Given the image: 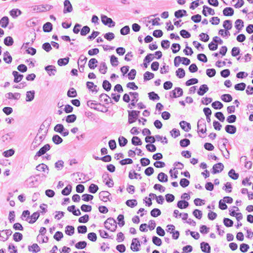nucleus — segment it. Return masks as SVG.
Returning a JSON list of instances; mask_svg holds the SVG:
<instances>
[{
	"instance_id": "1",
	"label": "nucleus",
	"mask_w": 253,
	"mask_h": 253,
	"mask_svg": "<svg viewBox=\"0 0 253 253\" xmlns=\"http://www.w3.org/2000/svg\"><path fill=\"white\" fill-rule=\"evenodd\" d=\"M104 226L107 229L114 232L116 229L117 223L114 218L109 217L104 222Z\"/></svg>"
},
{
	"instance_id": "2",
	"label": "nucleus",
	"mask_w": 253,
	"mask_h": 253,
	"mask_svg": "<svg viewBox=\"0 0 253 253\" xmlns=\"http://www.w3.org/2000/svg\"><path fill=\"white\" fill-rule=\"evenodd\" d=\"M198 132L205 133L207 131L206 122L204 119H199L197 123Z\"/></svg>"
},
{
	"instance_id": "3",
	"label": "nucleus",
	"mask_w": 253,
	"mask_h": 253,
	"mask_svg": "<svg viewBox=\"0 0 253 253\" xmlns=\"http://www.w3.org/2000/svg\"><path fill=\"white\" fill-rule=\"evenodd\" d=\"M103 181L105 184L109 187H112L114 185L113 179L109 177V174L107 172H105L102 175Z\"/></svg>"
},
{
	"instance_id": "4",
	"label": "nucleus",
	"mask_w": 253,
	"mask_h": 253,
	"mask_svg": "<svg viewBox=\"0 0 253 253\" xmlns=\"http://www.w3.org/2000/svg\"><path fill=\"white\" fill-rule=\"evenodd\" d=\"M102 22L105 25H108L110 27H114L115 25V22H114L112 19L108 17L106 15H101V17Z\"/></svg>"
},
{
	"instance_id": "5",
	"label": "nucleus",
	"mask_w": 253,
	"mask_h": 253,
	"mask_svg": "<svg viewBox=\"0 0 253 253\" xmlns=\"http://www.w3.org/2000/svg\"><path fill=\"white\" fill-rule=\"evenodd\" d=\"M51 6L48 5H36L33 8V10L37 12H42L49 10Z\"/></svg>"
},
{
	"instance_id": "6",
	"label": "nucleus",
	"mask_w": 253,
	"mask_h": 253,
	"mask_svg": "<svg viewBox=\"0 0 253 253\" xmlns=\"http://www.w3.org/2000/svg\"><path fill=\"white\" fill-rule=\"evenodd\" d=\"M36 176H31L27 180V182L30 187H35L38 185V180Z\"/></svg>"
},
{
	"instance_id": "7",
	"label": "nucleus",
	"mask_w": 253,
	"mask_h": 253,
	"mask_svg": "<svg viewBox=\"0 0 253 253\" xmlns=\"http://www.w3.org/2000/svg\"><path fill=\"white\" fill-rule=\"evenodd\" d=\"M73 10V7L69 0H65L64 1V9L63 13H69L72 12Z\"/></svg>"
},
{
	"instance_id": "8",
	"label": "nucleus",
	"mask_w": 253,
	"mask_h": 253,
	"mask_svg": "<svg viewBox=\"0 0 253 253\" xmlns=\"http://www.w3.org/2000/svg\"><path fill=\"white\" fill-rule=\"evenodd\" d=\"M99 195L100 199L104 202H106L107 201H110L109 197L111 195V194L108 191H101L99 193Z\"/></svg>"
},
{
	"instance_id": "9",
	"label": "nucleus",
	"mask_w": 253,
	"mask_h": 253,
	"mask_svg": "<svg viewBox=\"0 0 253 253\" xmlns=\"http://www.w3.org/2000/svg\"><path fill=\"white\" fill-rule=\"evenodd\" d=\"M50 148V146L49 144H46L44 145L42 147L39 151H38L35 155V157H40L42 155L44 154L47 151H48Z\"/></svg>"
},
{
	"instance_id": "10",
	"label": "nucleus",
	"mask_w": 253,
	"mask_h": 253,
	"mask_svg": "<svg viewBox=\"0 0 253 253\" xmlns=\"http://www.w3.org/2000/svg\"><path fill=\"white\" fill-rule=\"evenodd\" d=\"M224 165L221 163H219L213 165L212 167V173L215 174L219 173L223 170Z\"/></svg>"
},
{
	"instance_id": "11",
	"label": "nucleus",
	"mask_w": 253,
	"mask_h": 253,
	"mask_svg": "<svg viewBox=\"0 0 253 253\" xmlns=\"http://www.w3.org/2000/svg\"><path fill=\"white\" fill-rule=\"evenodd\" d=\"M45 70L49 76H54L56 73V69L53 65H48L45 67Z\"/></svg>"
},
{
	"instance_id": "12",
	"label": "nucleus",
	"mask_w": 253,
	"mask_h": 253,
	"mask_svg": "<svg viewBox=\"0 0 253 253\" xmlns=\"http://www.w3.org/2000/svg\"><path fill=\"white\" fill-rule=\"evenodd\" d=\"M140 246V242L137 238H134L132 239L130 248L133 251H139L138 246Z\"/></svg>"
},
{
	"instance_id": "13",
	"label": "nucleus",
	"mask_w": 253,
	"mask_h": 253,
	"mask_svg": "<svg viewBox=\"0 0 253 253\" xmlns=\"http://www.w3.org/2000/svg\"><path fill=\"white\" fill-rule=\"evenodd\" d=\"M2 233H4L5 236H1V238L0 240L3 242H5L8 240L9 237L11 236L12 233V231L10 229L3 230H1Z\"/></svg>"
},
{
	"instance_id": "14",
	"label": "nucleus",
	"mask_w": 253,
	"mask_h": 253,
	"mask_svg": "<svg viewBox=\"0 0 253 253\" xmlns=\"http://www.w3.org/2000/svg\"><path fill=\"white\" fill-rule=\"evenodd\" d=\"M209 90V87L207 84H203L199 87V90L197 91L198 95L203 96Z\"/></svg>"
},
{
	"instance_id": "15",
	"label": "nucleus",
	"mask_w": 253,
	"mask_h": 253,
	"mask_svg": "<svg viewBox=\"0 0 253 253\" xmlns=\"http://www.w3.org/2000/svg\"><path fill=\"white\" fill-rule=\"evenodd\" d=\"M179 125L182 129L186 132H188L191 129L190 124L186 121H181L179 123Z\"/></svg>"
},
{
	"instance_id": "16",
	"label": "nucleus",
	"mask_w": 253,
	"mask_h": 253,
	"mask_svg": "<svg viewBox=\"0 0 253 253\" xmlns=\"http://www.w3.org/2000/svg\"><path fill=\"white\" fill-rule=\"evenodd\" d=\"M225 130L227 133L233 134L236 132L237 128L235 126L228 125L225 126Z\"/></svg>"
},
{
	"instance_id": "17",
	"label": "nucleus",
	"mask_w": 253,
	"mask_h": 253,
	"mask_svg": "<svg viewBox=\"0 0 253 253\" xmlns=\"http://www.w3.org/2000/svg\"><path fill=\"white\" fill-rule=\"evenodd\" d=\"M12 75L14 77V82L15 83L20 82L23 78V75L20 74L17 71H14L12 72Z\"/></svg>"
},
{
	"instance_id": "18",
	"label": "nucleus",
	"mask_w": 253,
	"mask_h": 253,
	"mask_svg": "<svg viewBox=\"0 0 253 253\" xmlns=\"http://www.w3.org/2000/svg\"><path fill=\"white\" fill-rule=\"evenodd\" d=\"M201 248L203 252L210 253L211 252V247L207 243L202 242L201 243Z\"/></svg>"
},
{
	"instance_id": "19",
	"label": "nucleus",
	"mask_w": 253,
	"mask_h": 253,
	"mask_svg": "<svg viewBox=\"0 0 253 253\" xmlns=\"http://www.w3.org/2000/svg\"><path fill=\"white\" fill-rule=\"evenodd\" d=\"M158 179L161 182H166L168 180V177L166 174L164 172H160L157 177Z\"/></svg>"
},
{
	"instance_id": "20",
	"label": "nucleus",
	"mask_w": 253,
	"mask_h": 253,
	"mask_svg": "<svg viewBox=\"0 0 253 253\" xmlns=\"http://www.w3.org/2000/svg\"><path fill=\"white\" fill-rule=\"evenodd\" d=\"M223 14L226 16H231L234 14V9L230 7L225 8L223 10Z\"/></svg>"
},
{
	"instance_id": "21",
	"label": "nucleus",
	"mask_w": 253,
	"mask_h": 253,
	"mask_svg": "<svg viewBox=\"0 0 253 253\" xmlns=\"http://www.w3.org/2000/svg\"><path fill=\"white\" fill-rule=\"evenodd\" d=\"M128 123L129 124H132L138 119V118L134 114L132 113L131 111H128Z\"/></svg>"
},
{
	"instance_id": "22",
	"label": "nucleus",
	"mask_w": 253,
	"mask_h": 253,
	"mask_svg": "<svg viewBox=\"0 0 253 253\" xmlns=\"http://www.w3.org/2000/svg\"><path fill=\"white\" fill-rule=\"evenodd\" d=\"M40 216V213L37 211L33 213L31 216H30V220H28V222L31 224L35 223L36 220L38 219Z\"/></svg>"
},
{
	"instance_id": "23",
	"label": "nucleus",
	"mask_w": 253,
	"mask_h": 253,
	"mask_svg": "<svg viewBox=\"0 0 253 253\" xmlns=\"http://www.w3.org/2000/svg\"><path fill=\"white\" fill-rule=\"evenodd\" d=\"M36 169L38 171H42L45 172L46 170V173H48V167L47 165L44 164H41L36 167Z\"/></svg>"
},
{
	"instance_id": "24",
	"label": "nucleus",
	"mask_w": 253,
	"mask_h": 253,
	"mask_svg": "<svg viewBox=\"0 0 253 253\" xmlns=\"http://www.w3.org/2000/svg\"><path fill=\"white\" fill-rule=\"evenodd\" d=\"M8 23L9 19L7 16H4L0 20V26L2 28H6Z\"/></svg>"
},
{
	"instance_id": "25",
	"label": "nucleus",
	"mask_w": 253,
	"mask_h": 253,
	"mask_svg": "<svg viewBox=\"0 0 253 253\" xmlns=\"http://www.w3.org/2000/svg\"><path fill=\"white\" fill-rule=\"evenodd\" d=\"M87 58L86 57L83 55H81L78 62V66H80L81 67H84V64H85Z\"/></svg>"
},
{
	"instance_id": "26",
	"label": "nucleus",
	"mask_w": 253,
	"mask_h": 253,
	"mask_svg": "<svg viewBox=\"0 0 253 253\" xmlns=\"http://www.w3.org/2000/svg\"><path fill=\"white\" fill-rule=\"evenodd\" d=\"M189 206V203L188 202L185 200H181L177 202V206L179 209H185L187 208Z\"/></svg>"
},
{
	"instance_id": "27",
	"label": "nucleus",
	"mask_w": 253,
	"mask_h": 253,
	"mask_svg": "<svg viewBox=\"0 0 253 253\" xmlns=\"http://www.w3.org/2000/svg\"><path fill=\"white\" fill-rule=\"evenodd\" d=\"M52 30V24L50 22H46L43 26V31L44 32H50Z\"/></svg>"
},
{
	"instance_id": "28",
	"label": "nucleus",
	"mask_w": 253,
	"mask_h": 253,
	"mask_svg": "<svg viewBox=\"0 0 253 253\" xmlns=\"http://www.w3.org/2000/svg\"><path fill=\"white\" fill-rule=\"evenodd\" d=\"M35 97V91L34 90L27 91L26 93V101H32Z\"/></svg>"
},
{
	"instance_id": "29",
	"label": "nucleus",
	"mask_w": 253,
	"mask_h": 253,
	"mask_svg": "<svg viewBox=\"0 0 253 253\" xmlns=\"http://www.w3.org/2000/svg\"><path fill=\"white\" fill-rule=\"evenodd\" d=\"M12 60L11 56L8 51H6L3 54V60L8 64L11 62Z\"/></svg>"
},
{
	"instance_id": "30",
	"label": "nucleus",
	"mask_w": 253,
	"mask_h": 253,
	"mask_svg": "<svg viewBox=\"0 0 253 253\" xmlns=\"http://www.w3.org/2000/svg\"><path fill=\"white\" fill-rule=\"evenodd\" d=\"M187 12L185 10H178L174 12V16L177 18L182 17L183 16L186 15Z\"/></svg>"
},
{
	"instance_id": "31",
	"label": "nucleus",
	"mask_w": 253,
	"mask_h": 253,
	"mask_svg": "<svg viewBox=\"0 0 253 253\" xmlns=\"http://www.w3.org/2000/svg\"><path fill=\"white\" fill-rule=\"evenodd\" d=\"M235 28L239 31V32L242 30L243 27H244V22L242 20L237 19L235 21Z\"/></svg>"
},
{
	"instance_id": "32",
	"label": "nucleus",
	"mask_w": 253,
	"mask_h": 253,
	"mask_svg": "<svg viewBox=\"0 0 253 253\" xmlns=\"http://www.w3.org/2000/svg\"><path fill=\"white\" fill-rule=\"evenodd\" d=\"M99 72L103 74H105L107 71V65L104 62H102L100 63L99 69Z\"/></svg>"
},
{
	"instance_id": "33",
	"label": "nucleus",
	"mask_w": 253,
	"mask_h": 253,
	"mask_svg": "<svg viewBox=\"0 0 253 253\" xmlns=\"http://www.w3.org/2000/svg\"><path fill=\"white\" fill-rule=\"evenodd\" d=\"M65 228V233L68 235L71 236L74 233L75 228L74 226L67 225Z\"/></svg>"
},
{
	"instance_id": "34",
	"label": "nucleus",
	"mask_w": 253,
	"mask_h": 253,
	"mask_svg": "<svg viewBox=\"0 0 253 253\" xmlns=\"http://www.w3.org/2000/svg\"><path fill=\"white\" fill-rule=\"evenodd\" d=\"M228 175L230 177L234 180L237 179L239 176V174L236 173L235 170L233 169H231L229 170Z\"/></svg>"
},
{
	"instance_id": "35",
	"label": "nucleus",
	"mask_w": 253,
	"mask_h": 253,
	"mask_svg": "<svg viewBox=\"0 0 253 253\" xmlns=\"http://www.w3.org/2000/svg\"><path fill=\"white\" fill-rule=\"evenodd\" d=\"M131 143L135 146L141 145L142 143L141 139L137 136H133L132 138Z\"/></svg>"
},
{
	"instance_id": "36",
	"label": "nucleus",
	"mask_w": 253,
	"mask_h": 253,
	"mask_svg": "<svg viewBox=\"0 0 253 253\" xmlns=\"http://www.w3.org/2000/svg\"><path fill=\"white\" fill-rule=\"evenodd\" d=\"M71 191L72 186L69 184L62 190L61 193L63 195L67 196L70 194Z\"/></svg>"
},
{
	"instance_id": "37",
	"label": "nucleus",
	"mask_w": 253,
	"mask_h": 253,
	"mask_svg": "<svg viewBox=\"0 0 253 253\" xmlns=\"http://www.w3.org/2000/svg\"><path fill=\"white\" fill-rule=\"evenodd\" d=\"M52 141L55 144H59L63 141L62 138L57 134H55L52 137Z\"/></svg>"
},
{
	"instance_id": "38",
	"label": "nucleus",
	"mask_w": 253,
	"mask_h": 253,
	"mask_svg": "<svg viewBox=\"0 0 253 253\" xmlns=\"http://www.w3.org/2000/svg\"><path fill=\"white\" fill-rule=\"evenodd\" d=\"M148 97L150 100L153 101L159 100L160 99L159 95L154 91L149 92L148 93Z\"/></svg>"
},
{
	"instance_id": "39",
	"label": "nucleus",
	"mask_w": 253,
	"mask_h": 253,
	"mask_svg": "<svg viewBox=\"0 0 253 253\" xmlns=\"http://www.w3.org/2000/svg\"><path fill=\"white\" fill-rule=\"evenodd\" d=\"M98 190V187L95 184H91L88 188V192L92 194H94L97 192Z\"/></svg>"
},
{
	"instance_id": "40",
	"label": "nucleus",
	"mask_w": 253,
	"mask_h": 253,
	"mask_svg": "<svg viewBox=\"0 0 253 253\" xmlns=\"http://www.w3.org/2000/svg\"><path fill=\"white\" fill-rule=\"evenodd\" d=\"M221 98L222 101L225 102H229L232 100V97L229 94H223L221 96Z\"/></svg>"
},
{
	"instance_id": "41",
	"label": "nucleus",
	"mask_w": 253,
	"mask_h": 253,
	"mask_svg": "<svg viewBox=\"0 0 253 253\" xmlns=\"http://www.w3.org/2000/svg\"><path fill=\"white\" fill-rule=\"evenodd\" d=\"M87 245L85 241H80L75 244V247L78 249H84Z\"/></svg>"
},
{
	"instance_id": "42",
	"label": "nucleus",
	"mask_w": 253,
	"mask_h": 253,
	"mask_svg": "<svg viewBox=\"0 0 253 253\" xmlns=\"http://www.w3.org/2000/svg\"><path fill=\"white\" fill-rule=\"evenodd\" d=\"M176 75L180 79L183 78L185 75V72L183 68H178L176 71Z\"/></svg>"
},
{
	"instance_id": "43",
	"label": "nucleus",
	"mask_w": 253,
	"mask_h": 253,
	"mask_svg": "<svg viewBox=\"0 0 253 253\" xmlns=\"http://www.w3.org/2000/svg\"><path fill=\"white\" fill-rule=\"evenodd\" d=\"M69 61V57H66L64 58H60L58 59L57 63L58 64L61 66H64L67 65Z\"/></svg>"
},
{
	"instance_id": "44",
	"label": "nucleus",
	"mask_w": 253,
	"mask_h": 253,
	"mask_svg": "<svg viewBox=\"0 0 253 253\" xmlns=\"http://www.w3.org/2000/svg\"><path fill=\"white\" fill-rule=\"evenodd\" d=\"M98 62L97 60L95 58H91L89 60L88 62V67L91 69H94L96 67V65H94Z\"/></svg>"
},
{
	"instance_id": "45",
	"label": "nucleus",
	"mask_w": 253,
	"mask_h": 253,
	"mask_svg": "<svg viewBox=\"0 0 253 253\" xmlns=\"http://www.w3.org/2000/svg\"><path fill=\"white\" fill-rule=\"evenodd\" d=\"M111 84L108 81L104 80L103 82L102 87L107 91L111 90Z\"/></svg>"
},
{
	"instance_id": "46",
	"label": "nucleus",
	"mask_w": 253,
	"mask_h": 253,
	"mask_svg": "<svg viewBox=\"0 0 253 253\" xmlns=\"http://www.w3.org/2000/svg\"><path fill=\"white\" fill-rule=\"evenodd\" d=\"M64 127L63 125L58 124H57L54 128V130L57 132L61 134L63 131L64 130Z\"/></svg>"
},
{
	"instance_id": "47",
	"label": "nucleus",
	"mask_w": 253,
	"mask_h": 253,
	"mask_svg": "<svg viewBox=\"0 0 253 253\" xmlns=\"http://www.w3.org/2000/svg\"><path fill=\"white\" fill-rule=\"evenodd\" d=\"M150 214L152 216L156 217L161 215V211L159 209L155 208L151 211Z\"/></svg>"
},
{
	"instance_id": "48",
	"label": "nucleus",
	"mask_w": 253,
	"mask_h": 253,
	"mask_svg": "<svg viewBox=\"0 0 253 253\" xmlns=\"http://www.w3.org/2000/svg\"><path fill=\"white\" fill-rule=\"evenodd\" d=\"M21 14V11L18 9H13L10 11V15L13 18L17 17Z\"/></svg>"
},
{
	"instance_id": "49",
	"label": "nucleus",
	"mask_w": 253,
	"mask_h": 253,
	"mask_svg": "<svg viewBox=\"0 0 253 253\" xmlns=\"http://www.w3.org/2000/svg\"><path fill=\"white\" fill-rule=\"evenodd\" d=\"M13 42V40L11 37H7L4 40V43L7 46L12 45Z\"/></svg>"
},
{
	"instance_id": "50",
	"label": "nucleus",
	"mask_w": 253,
	"mask_h": 253,
	"mask_svg": "<svg viewBox=\"0 0 253 253\" xmlns=\"http://www.w3.org/2000/svg\"><path fill=\"white\" fill-rule=\"evenodd\" d=\"M127 143V140L124 136H120L119 137V144L121 147L125 146Z\"/></svg>"
},
{
	"instance_id": "51",
	"label": "nucleus",
	"mask_w": 253,
	"mask_h": 253,
	"mask_svg": "<svg viewBox=\"0 0 253 253\" xmlns=\"http://www.w3.org/2000/svg\"><path fill=\"white\" fill-rule=\"evenodd\" d=\"M144 81H148L154 77V74L152 73L149 72L148 71L146 72L144 74Z\"/></svg>"
},
{
	"instance_id": "52",
	"label": "nucleus",
	"mask_w": 253,
	"mask_h": 253,
	"mask_svg": "<svg viewBox=\"0 0 253 253\" xmlns=\"http://www.w3.org/2000/svg\"><path fill=\"white\" fill-rule=\"evenodd\" d=\"M246 86V84L244 83H241L235 85L234 88L237 90H244Z\"/></svg>"
},
{
	"instance_id": "53",
	"label": "nucleus",
	"mask_w": 253,
	"mask_h": 253,
	"mask_svg": "<svg viewBox=\"0 0 253 253\" xmlns=\"http://www.w3.org/2000/svg\"><path fill=\"white\" fill-rule=\"evenodd\" d=\"M223 27L226 30H229L232 28V23L229 20H226L224 21Z\"/></svg>"
},
{
	"instance_id": "54",
	"label": "nucleus",
	"mask_w": 253,
	"mask_h": 253,
	"mask_svg": "<svg viewBox=\"0 0 253 253\" xmlns=\"http://www.w3.org/2000/svg\"><path fill=\"white\" fill-rule=\"evenodd\" d=\"M126 204L127 206L130 208H133L137 205V202L135 199L128 200L126 201Z\"/></svg>"
},
{
	"instance_id": "55",
	"label": "nucleus",
	"mask_w": 253,
	"mask_h": 253,
	"mask_svg": "<svg viewBox=\"0 0 253 253\" xmlns=\"http://www.w3.org/2000/svg\"><path fill=\"white\" fill-rule=\"evenodd\" d=\"M77 119V117L75 114L69 115L67 116L66 121L68 123L74 122Z\"/></svg>"
},
{
	"instance_id": "56",
	"label": "nucleus",
	"mask_w": 253,
	"mask_h": 253,
	"mask_svg": "<svg viewBox=\"0 0 253 253\" xmlns=\"http://www.w3.org/2000/svg\"><path fill=\"white\" fill-rule=\"evenodd\" d=\"M110 62L111 65L114 66H117L119 64V61L118 60V58L116 57L115 55H111L110 57Z\"/></svg>"
},
{
	"instance_id": "57",
	"label": "nucleus",
	"mask_w": 253,
	"mask_h": 253,
	"mask_svg": "<svg viewBox=\"0 0 253 253\" xmlns=\"http://www.w3.org/2000/svg\"><path fill=\"white\" fill-rule=\"evenodd\" d=\"M13 238L15 242H19L22 240L23 238V235L19 232H15L13 234Z\"/></svg>"
},
{
	"instance_id": "58",
	"label": "nucleus",
	"mask_w": 253,
	"mask_h": 253,
	"mask_svg": "<svg viewBox=\"0 0 253 253\" xmlns=\"http://www.w3.org/2000/svg\"><path fill=\"white\" fill-rule=\"evenodd\" d=\"M211 106L215 109H221L223 106V104L218 101L213 102Z\"/></svg>"
},
{
	"instance_id": "59",
	"label": "nucleus",
	"mask_w": 253,
	"mask_h": 253,
	"mask_svg": "<svg viewBox=\"0 0 253 253\" xmlns=\"http://www.w3.org/2000/svg\"><path fill=\"white\" fill-rule=\"evenodd\" d=\"M223 223L225 226L229 227L233 226V221L228 218H224Z\"/></svg>"
},
{
	"instance_id": "60",
	"label": "nucleus",
	"mask_w": 253,
	"mask_h": 253,
	"mask_svg": "<svg viewBox=\"0 0 253 253\" xmlns=\"http://www.w3.org/2000/svg\"><path fill=\"white\" fill-rule=\"evenodd\" d=\"M99 98L101 99H103L104 100V102L106 103V104H109V100L111 102V100L110 99V97L106 94L105 93H102L100 95V97Z\"/></svg>"
},
{
	"instance_id": "61",
	"label": "nucleus",
	"mask_w": 253,
	"mask_h": 253,
	"mask_svg": "<svg viewBox=\"0 0 253 253\" xmlns=\"http://www.w3.org/2000/svg\"><path fill=\"white\" fill-rule=\"evenodd\" d=\"M152 242L154 244L158 246H160L162 243L161 239L157 236L152 237Z\"/></svg>"
},
{
	"instance_id": "62",
	"label": "nucleus",
	"mask_w": 253,
	"mask_h": 253,
	"mask_svg": "<svg viewBox=\"0 0 253 253\" xmlns=\"http://www.w3.org/2000/svg\"><path fill=\"white\" fill-rule=\"evenodd\" d=\"M197 59L203 62L206 63L208 59L206 55L203 53H200L197 55Z\"/></svg>"
},
{
	"instance_id": "63",
	"label": "nucleus",
	"mask_w": 253,
	"mask_h": 253,
	"mask_svg": "<svg viewBox=\"0 0 253 253\" xmlns=\"http://www.w3.org/2000/svg\"><path fill=\"white\" fill-rule=\"evenodd\" d=\"M130 32V28L128 26H125L120 30L121 34L122 35H126Z\"/></svg>"
},
{
	"instance_id": "64",
	"label": "nucleus",
	"mask_w": 253,
	"mask_h": 253,
	"mask_svg": "<svg viewBox=\"0 0 253 253\" xmlns=\"http://www.w3.org/2000/svg\"><path fill=\"white\" fill-rule=\"evenodd\" d=\"M67 95L69 97H75L77 95L76 90L74 88H72L68 91Z\"/></svg>"
}]
</instances>
